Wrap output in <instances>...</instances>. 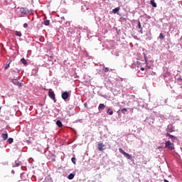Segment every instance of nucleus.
I'll use <instances>...</instances> for the list:
<instances>
[{
  "label": "nucleus",
  "mask_w": 182,
  "mask_h": 182,
  "mask_svg": "<svg viewBox=\"0 0 182 182\" xmlns=\"http://www.w3.org/2000/svg\"><path fill=\"white\" fill-rule=\"evenodd\" d=\"M119 151L123 154L125 157H127V159H128L129 160H132V155L129 154L128 153H127L126 151H124V150H123V149L119 148Z\"/></svg>",
  "instance_id": "f257e3e1"
},
{
  "label": "nucleus",
  "mask_w": 182,
  "mask_h": 182,
  "mask_svg": "<svg viewBox=\"0 0 182 182\" xmlns=\"http://www.w3.org/2000/svg\"><path fill=\"white\" fill-rule=\"evenodd\" d=\"M165 149H168V150H173L174 147L173 146V143L170 141H167L165 142Z\"/></svg>",
  "instance_id": "f03ea898"
},
{
  "label": "nucleus",
  "mask_w": 182,
  "mask_h": 182,
  "mask_svg": "<svg viewBox=\"0 0 182 182\" xmlns=\"http://www.w3.org/2000/svg\"><path fill=\"white\" fill-rule=\"evenodd\" d=\"M48 96L50 99H52V100H56L55 92L52 91V89L49 90Z\"/></svg>",
  "instance_id": "7ed1b4c3"
},
{
  "label": "nucleus",
  "mask_w": 182,
  "mask_h": 182,
  "mask_svg": "<svg viewBox=\"0 0 182 182\" xmlns=\"http://www.w3.org/2000/svg\"><path fill=\"white\" fill-rule=\"evenodd\" d=\"M12 83L15 85L16 86H18V87H22V83L18 82L17 79H13L11 80Z\"/></svg>",
  "instance_id": "20e7f679"
},
{
  "label": "nucleus",
  "mask_w": 182,
  "mask_h": 182,
  "mask_svg": "<svg viewBox=\"0 0 182 182\" xmlns=\"http://www.w3.org/2000/svg\"><path fill=\"white\" fill-rule=\"evenodd\" d=\"M20 12H21L24 15H28V14H29V9H26L25 7H21L20 9Z\"/></svg>",
  "instance_id": "39448f33"
},
{
  "label": "nucleus",
  "mask_w": 182,
  "mask_h": 182,
  "mask_svg": "<svg viewBox=\"0 0 182 182\" xmlns=\"http://www.w3.org/2000/svg\"><path fill=\"white\" fill-rule=\"evenodd\" d=\"M61 97L62 99H63V100H67V99L69 98V92H63L61 95Z\"/></svg>",
  "instance_id": "423d86ee"
},
{
  "label": "nucleus",
  "mask_w": 182,
  "mask_h": 182,
  "mask_svg": "<svg viewBox=\"0 0 182 182\" xmlns=\"http://www.w3.org/2000/svg\"><path fill=\"white\" fill-rule=\"evenodd\" d=\"M103 147H106V145H105V144H103V142H100L97 144V149L98 150H100V151H103Z\"/></svg>",
  "instance_id": "0eeeda50"
},
{
  "label": "nucleus",
  "mask_w": 182,
  "mask_h": 182,
  "mask_svg": "<svg viewBox=\"0 0 182 182\" xmlns=\"http://www.w3.org/2000/svg\"><path fill=\"white\" fill-rule=\"evenodd\" d=\"M105 108L106 105H105V104H100L98 107V110H105Z\"/></svg>",
  "instance_id": "6e6552de"
},
{
  "label": "nucleus",
  "mask_w": 182,
  "mask_h": 182,
  "mask_svg": "<svg viewBox=\"0 0 182 182\" xmlns=\"http://www.w3.org/2000/svg\"><path fill=\"white\" fill-rule=\"evenodd\" d=\"M1 137L3 139V140H6V139H8V132H6V133H3L1 134Z\"/></svg>",
  "instance_id": "1a4fd4ad"
},
{
  "label": "nucleus",
  "mask_w": 182,
  "mask_h": 182,
  "mask_svg": "<svg viewBox=\"0 0 182 182\" xmlns=\"http://www.w3.org/2000/svg\"><path fill=\"white\" fill-rule=\"evenodd\" d=\"M150 4H151V5L154 8H157V4H156V2H154V0H151V1H150Z\"/></svg>",
  "instance_id": "9d476101"
},
{
  "label": "nucleus",
  "mask_w": 182,
  "mask_h": 182,
  "mask_svg": "<svg viewBox=\"0 0 182 182\" xmlns=\"http://www.w3.org/2000/svg\"><path fill=\"white\" fill-rule=\"evenodd\" d=\"M56 125L58 127H63V124H62V122H60V120H58L56 122Z\"/></svg>",
  "instance_id": "9b49d317"
},
{
  "label": "nucleus",
  "mask_w": 182,
  "mask_h": 182,
  "mask_svg": "<svg viewBox=\"0 0 182 182\" xmlns=\"http://www.w3.org/2000/svg\"><path fill=\"white\" fill-rule=\"evenodd\" d=\"M21 62L23 63V65H25V66H26V65H28V62L23 58L21 59Z\"/></svg>",
  "instance_id": "f8f14e48"
},
{
  "label": "nucleus",
  "mask_w": 182,
  "mask_h": 182,
  "mask_svg": "<svg viewBox=\"0 0 182 182\" xmlns=\"http://www.w3.org/2000/svg\"><path fill=\"white\" fill-rule=\"evenodd\" d=\"M119 11H120V7H117V8H115V9H114L112 10V12H113L114 14H117V12H119Z\"/></svg>",
  "instance_id": "ddd939ff"
},
{
  "label": "nucleus",
  "mask_w": 182,
  "mask_h": 182,
  "mask_svg": "<svg viewBox=\"0 0 182 182\" xmlns=\"http://www.w3.org/2000/svg\"><path fill=\"white\" fill-rule=\"evenodd\" d=\"M68 178L69 180H73V178H75V174L70 173V174L68 176Z\"/></svg>",
  "instance_id": "4468645a"
},
{
  "label": "nucleus",
  "mask_w": 182,
  "mask_h": 182,
  "mask_svg": "<svg viewBox=\"0 0 182 182\" xmlns=\"http://www.w3.org/2000/svg\"><path fill=\"white\" fill-rule=\"evenodd\" d=\"M15 35L21 38V36H22V33L21 31H15Z\"/></svg>",
  "instance_id": "2eb2a0df"
},
{
  "label": "nucleus",
  "mask_w": 182,
  "mask_h": 182,
  "mask_svg": "<svg viewBox=\"0 0 182 182\" xmlns=\"http://www.w3.org/2000/svg\"><path fill=\"white\" fill-rule=\"evenodd\" d=\"M107 113L112 116V114H113V111L111 109H108Z\"/></svg>",
  "instance_id": "dca6fc26"
},
{
  "label": "nucleus",
  "mask_w": 182,
  "mask_h": 182,
  "mask_svg": "<svg viewBox=\"0 0 182 182\" xmlns=\"http://www.w3.org/2000/svg\"><path fill=\"white\" fill-rule=\"evenodd\" d=\"M49 23H50L49 20H46L44 21V25H46V26H49Z\"/></svg>",
  "instance_id": "f3484780"
},
{
  "label": "nucleus",
  "mask_w": 182,
  "mask_h": 182,
  "mask_svg": "<svg viewBox=\"0 0 182 182\" xmlns=\"http://www.w3.org/2000/svg\"><path fill=\"white\" fill-rule=\"evenodd\" d=\"M166 136H168V137H170V139H176V136L167 133Z\"/></svg>",
  "instance_id": "a211bd4d"
},
{
  "label": "nucleus",
  "mask_w": 182,
  "mask_h": 182,
  "mask_svg": "<svg viewBox=\"0 0 182 182\" xmlns=\"http://www.w3.org/2000/svg\"><path fill=\"white\" fill-rule=\"evenodd\" d=\"M126 112H127V109L126 108H124L121 110V112L123 114H126Z\"/></svg>",
  "instance_id": "6ab92c4d"
},
{
  "label": "nucleus",
  "mask_w": 182,
  "mask_h": 182,
  "mask_svg": "<svg viewBox=\"0 0 182 182\" xmlns=\"http://www.w3.org/2000/svg\"><path fill=\"white\" fill-rule=\"evenodd\" d=\"M8 142H9L10 144H12V143H14V139L9 138V139H8Z\"/></svg>",
  "instance_id": "aec40b11"
},
{
  "label": "nucleus",
  "mask_w": 182,
  "mask_h": 182,
  "mask_svg": "<svg viewBox=\"0 0 182 182\" xmlns=\"http://www.w3.org/2000/svg\"><path fill=\"white\" fill-rule=\"evenodd\" d=\"M71 161H72V163H73V164H76V158L73 157V158L71 159Z\"/></svg>",
  "instance_id": "412c9836"
},
{
  "label": "nucleus",
  "mask_w": 182,
  "mask_h": 182,
  "mask_svg": "<svg viewBox=\"0 0 182 182\" xmlns=\"http://www.w3.org/2000/svg\"><path fill=\"white\" fill-rule=\"evenodd\" d=\"M9 65H11V63H8L7 64L5 65L4 69L6 70V69H8L9 68Z\"/></svg>",
  "instance_id": "4be33fe9"
},
{
  "label": "nucleus",
  "mask_w": 182,
  "mask_h": 182,
  "mask_svg": "<svg viewBox=\"0 0 182 182\" xmlns=\"http://www.w3.org/2000/svg\"><path fill=\"white\" fill-rule=\"evenodd\" d=\"M159 38H160V39H164V36L163 35V33H160V35H159Z\"/></svg>",
  "instance_id": "5701e85b"
},
{
  "label": "nucleus",
  "mask_w": 182,
  "mask_h": 182,
  "mask_svg": "<svg viewBox=\"0 0 182 182\" xmlns=\"http://www.w3.org/2000/svg\"><path fill=\"white\" fill-rule=\"evenodd\" d=\"M103 71H104L105 73L109 72V68H103Z\"/></svg>",
  "instance_id": "b1692460"
},
{
  "label": "nucleus",
  "mask_w": 182,
  "mask_h": 182,
  "mask_svg": "<svg viewBox=\"0 0 182 182\" xmlns=\"http://www.w3.org/2000/svg\"><path fill=\"white\" fill-rule=\"evenodd\" d=\"M138 28L139 29H141V23H140V21H139Z\"/></svg>",
  "instance_id": "393cba45"
},
{
  "label": "nucleus",
  "mask_w": 182,
  "mask_h": 182,
  "mask_svg": "<svg viewBox=\"0 0 182 182\" xmlns=\"http://www.w3.org/2000/svg\"><path fill=\"white\" fill-rule=\"evenodd\" d=\"M23 28H28V23H24V24H23Z\"/></svg>",
  "instance_id": "a878e982"
},
{
  "label": "nucleus",
  "mask_w": 182,
  "mask_h": 182,
  "mask_svg": "<svg viewBox=\"0 0 182 182\" xmlns=\"http://www.w3.org/2000/svg\"><path fill=\"white\" fill-rule=\"evenodd\" d=\"M141 70H142V71L144 70V68H141Z\"/></svg>",
  "instance_id": "bb28decb"
},
{
  "label": "nucleus",
  "mask_w": 182,
  "mask_h": 182,
  "mask_svg": "<svg viewBox=\"0 0 182 182\" xmlns=\"http://www.w3.org/2000/svg\"><path fill=\"white\" fill-rule=\"evenodd\" d=\"M19 72H20L19 70H17V73H19Z\"/></svg>",
  "instance_id": "cd10ccee"
},
{
  "label": "nucleus",
  "mask_w": 182,
  "mask_h": 182,
  "mask_svg": "<svg viewBox=\"0 0 182 182\" xmlns=\"http://www.w3.org/2000/svg\"><path fill=\"white\" fill-rule=\"evenodd\" d=\"M0 110H1V107H0Z\"/></svg>",
  "instance_id": "c85d7f7f"
}]
</instances>
